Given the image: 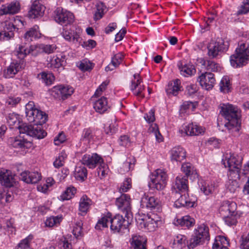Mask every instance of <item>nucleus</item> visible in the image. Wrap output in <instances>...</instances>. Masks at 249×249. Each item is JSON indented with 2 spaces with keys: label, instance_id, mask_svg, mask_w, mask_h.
<instances>
[{
  "label": "nucleus",
  "instance_id": "nucleus-1",
  "mask_svg": "<svg viewBox=\"0 0 249 249\" xmlns=\"http://www.w3.org/2000/svg\"><path fill=\"white\" fill-rule=\"evenodd\" d=\"M26 117L30 123L34 124V125L26 124L19 125L18 129L20 135L16 137L10 138L8 140L9 144L16 148L25 149L32 147V142L22 136V134L38 139H43L47 135V133L40 126L47 120V116L45 112L36 108L33 111H29Z\"/></svg>",
  "mask_w": 249,
  "mask_h": 249
},
{
  "label": "nucleus",
  "instance_id": "nucleus-2",
  "mask_svg": "<svg viewBox=\"0 0 249 249\" xmlns=\"http://www.w3.org/2000/svg\"><path fill=\"white\" fill-rule=\"evenodd\" d=\"M220 113L227 121L225 124L229 133L236 137L239 135L241 128V111L231 104H223L221 107Z\"/></svg>",
  "mask_w": 249,
  "mask_h": 249
},
{
  "label": "nucleus",
  "instance_id": "nucleus-3",
  "mask_svg": "<svg viewBox=\"0 0 249 249\" xmlns=\"http://www.w3.org/2000/svg\"><path fill=\"white\" fill-rule=\"evenodd\" d=\"M109 213L102 216L98 221L95 228L100 230L102 228L107 227L108 223H110V228L114 232H124L127 230L129 224V219L125 220L122 215L116 214L112 217Z\"/></svg>",
  "mask_w": 249,
  "mask_h": 249
},
{
  "label": "nucleus",
  "instance_id": "nucleus-4",
  "mask_svg": "<svg viewBox=\"0 0 249 249\" xmlns=\"http://www.w3.org/2000/svg\"><path fill=\"white\" fill-rule=\"evenodd\" d=\"M249 60V43L241 41L238 43L235 53L230 57L231 65L235 68L246 65Z\"/></svg>",
  "mask_w": 249,
  "mask_h": 249
},
{
  "label": "nucleus",
  "instance_id": "nucleus-5",
  "mask_svg": "<svg viewBox=\"0 0 249 249\" xmlns=\"http://www.w3.org/2000/svg\"><path fill=\"white\" fill-rule=\"evenodd\" d=\"M228 48V42H225L222 38L217 37L215 40H212L208 44V55L211 58H216L227 51Z\"/></svg>",
  "mask_w": 249,
  "mask_h": 249
},
{
  "label": "nucleus",
  "instance_id": "nucleus-6",
  "mask_svg": "<svg viewBox=\"0 0 249 249\" xmlns=\"http://www.w3.org/2000/svg\"><path fill=\"white\" fill-rule=\"evenodd\" d=\"M168 176L163 169H157L151 176L148 185L151 188L162 190L166 186Z\"/></svg>",
  "mask_w": 249,
  "mask_h": 249
},
{
  "label": "nucleus",
  "instance_id": "nucleus-7",
  "mask_svg": "<svg viewBox=\"0 0 249 249\" xmlns=\"http://www.w3.org/2000/svg\"><path fill=\"white\" fill-rule=\"evenodd\" d=\"M1 30L0 31V41H8L14 38L16 30L18 28L11 20H6L1 24Z\"/></svg>",
  "mask_w": 249,
  "mask_h": 249
},
{
  "label": "nucleus",
  "instance_id": "nucleus-8",
  "mask_svg": "<svg viewBox=\"0 0 249 249\" xmlns=\"http://www.w3.org/2000/svg\"><path fill=\"white\" fill-rule=\"evenodd\" d=\"M73 14L66 9L58 7L54 12V19L59 24L67 25L73 23L74 21Z\"/></svg>",
  "mask_w": 249,
  "mask_h": 249
},
{
  "label": "nucleus",
  "instance_id": "nucleus-9",
  "mask_svg": "<svg viewBox=\"0 0 249 249\" xmlns=\"http://www.w3.org/2000/svg\"><path fill=\"white\" fill-rule=\"evenodd\" d=\"M115 204L118 209L124 214L127 219L131 217V198L129 195L122 194L119 197L116 198Z\"/></svg>",
  "mask_w": 249,
  "mask_h": 249
},
{
  "label": "nucleus",
  "instance_id": "nucleus-10",
  "mask_svg": "<svg viewBox=\"0 0 249 249\" xmlns=\"http://www.w3.org/2000/svg\"><path fill=\"white\" fill-rule=\"evenodd\" d=\"M242 158L234 154H230L227 156L222 162L225 167H228L229 170L236 173L239 176V173L241 167Z\"/></svg>",
  "mask_w": 249,
  "mask_h": 249
},
{
  "label": "nucleus",
  "instance_id": "nucleus-11",
  "mask_svg": "<svg viewBox=\"0 0 249 249\" xmlns=\"http://www.w3.org/2000/svg\"><path fill=\"white\" fill-rule=\"evenodd\" d=\"M141 206L142 208H146L149 210L155 209L159 210L160 207V202L157 198L144 194L141 198Z\"/></svg>",
  "mask_w": 249,
  "mask_h": 249
},
{
  "label": "nucleus",
  "instance_id": "nucleus-12",
  "mask_svg": "<svg viewBox=\"0 0 249 249\" xmlns=\"http://www.w3.org/2000/svg\"><path fill=\"white\" fill-rule=\"evenodd\" d=\"M197 81L203 88L207 90L211 89L215 83L214 74L209 72L201 73L198 77Z\"/></svg>",
  "mask_w": 249,
  "mask_h": 249
},
{
  "label": "nucleus",
  "instance_id": "nucleus-13",
  "mask_svg": "<svg viewBox=\"0 0 249 249\" xmlns=\"http://www.w3.org/2000/svg\"><path fill=\"white\" fill-rule=\"evenodd\" d=\"M82 163L87 166L89 168H94L98 164L103 163V160L96 153L91 155L85 154L81 160Z\"/></svg>",
  "mask_w": 249,
  "mask_h": 249
},
{
  "label": "nucleus",
  "instance_id": "nucleus-14",
  "mask_svg": "<svg viewBox=\"0 0 249 249\" xmlns=\"http://www.w3.org/2000/svg\"><path fill=\"white\" fill-rule=\"evenodd\" d=\"M196 202V198L192 196L190 197L188 194L181 195L180 197L175 202L174 206L179 208L184 207L186 208L194 207Z\"/></svg>",
  "mask_w": 249,
  "mask_h": 249
},
{
  "label": "nucleus",
  "instance_id": "nucleus-15",
  "mask_svg": "<svg viewBox=\"0 0 249 249\" xmlns=\"http://www.w3.org/2000/svg\"><path fill=\"white\" fill-rule=\"evenodd\" d=\"M52 92L56 94V97L64 100L72 94L73 89L68 86L59 85L54 87Z\"/></svg>",
  "mask_w": 249,
  "mask_h": 249
},
{
  "label": "nucleus",
  "instance_id": "nucleus-16",
  "mask_svg": "<svg viewBox=\"0 0 249 249\" xmlns=\"http://www.w3.org/2000/svg\"><path fill=\"white\" fill-rule=\"evenodd\" d=\"M80 33V29H76V31H74L72 28L65 27L63 28L61 35L67 41L76 42L79 41Z\"/></svg>",
  "mask_w": 249,
  "mask_h": 249
},
{
  "label": "nucleus",
  "instance_id": "nucleus-17",
  "mask_svg": "<svg viewBox=\"0 0 249 249\" xmlns=\"http://www.w3.org/2000/svg\"><path fill=\"white\" fill-rule=\"evenodd\" d=\"M45 7L38 0H35L32 4L31 9L29 11L28 16L30 18H35L43 16Z\"/></svg>",
  "mask_w": 249,
  "mask_h": 249
},
{
  "label": "nucleus",
  "instance_id": "nucleus-18",
  "mask_svg": "<svg viewBox=\"0 0 249 249\" xmlns=\"http://www.w3.org/2000/svg\"><path fill=\"white\" fill-rule=\"evenodd\" d=\"M236 208L237 206L235 203L225 201L221 203L219 211L223 217H227V215H230V214L235 213Z\"/></svg>",
  "mask_w": 249,
  "mask_h": 249
},
{
  "label": "nucleus",
  "instance_id": "nucleus-19",
  "mask_svg": "<svg viewBox=\"0 0 249 249\" xmlns=\"http://www.w3.org/2000/svg\"><path fill=\"white\" fill-rule=\"evenodd\" d=\"M179 132L185 135H198L204 132V129L197 125L190 124L183 126V129L179 130Z\"/></svg>",
  "mask_w": 249,
  "mask_h": 249
},
{
  "label": "nucleus",
  "instance_id": "nucleus-20",
  "mask_svg": "<svg viewBox=\"0 0 249 249\" xmlns=\"http://www.w3.org/2000/svg\"><path fill=\"white\" fill-rule=\"evenodd\" d=\"M21 67L17 61H13L3 71V77L6 78H13L20 70Z\"/></svg>",
  "mask_w": 249,
  "mask_h": 249
},
{
  "label": "nucleus",
  "instance_id": "nucleus-21",
  "mask_svg": "<svg viewBox=\"0 0 249 249\" xmlns=\"http://www.w3.org/2000/svg\"><path fill=\"white\" fill-rule=\"evenodd\" d=\"M180 80L177 79L169 83L166 88V92L168 96H176L179 91L181 90L182 87L180 86Z\"/></svg>",
  "mask_w": 249,
  "mask_h": 249
},
{
  "label": "nucleus",
  "instance_id": "nucleus-22",
  "mask_svg": "<svg viewBox=\"0 0 249 249\" xmlns=\"http://www.w3.org/2000/svg\"><path fill=\"white\" fill-rule=\"evenodd\" d=\"M92 204V200L86 195L83 196L79 203V214L81 215H85L89 211L90 206Z\"/></svg>",
  "mask_w": 249,
  "mask_h": 249
},
{
  "label": "nucleus",
  "instance_id": "nucleus-23",
  "mask_svg": "<svg viewBox=\"0 0 249 249\" xmlns=\"http://www.w3.org/2000/svg\"><path fill=\"white\" fill-rule=\"evenodd\" d=\"M172 160L181 161L186 157V151L181 147L177 146L173 148L170 151Z\"/></svg>",
  "mask_w": 249,
  "mask_h": 249
},
{
  "label": "nucleus",
  "instance_id": "nucleus-24",
  "mask_svg": "<svg viewBox=\"0 0 249 249\" xmlns=\"http://www.w3.org/2000/svg\"><path fill=\"white\" fill-rule=\"evenodd\" d=\"M0 10L4 14H15L19 11L20 4L18 1H13L2 5Z\"/></svg>",
  "mask_w": 249,
  "mask_h": 249
},
{
  "label": "nucleus",
  "instance_id": "nucleus-25",
  "mask_svg": "<svg viewBox=\"0 0 249 249\" xmlns=\"http://www.w3.org/2000/svg\"><path fill=\"white\" fill-rule=\"evenodd\" d=\"M195 219L189 215H185L181 218H177L174 220V224L176 226L189 228L194 225Z\"/></svg>",
  "mask_w": 249,
  "mask_h": 249
},
{
  "label": "nucleus",
  "instance_id": "nucleus-26",
  "mask_svg": "<svg viewBox=\"0 0 249 249\" xmlns=\"http://www.w3.org/2000/svg\"><path fill=\"white\" fill-rule=\"evenodd\" d=\"M95 111L100 114H103L109 108L108 105L107 98L105 97L96 101L93 104Z\"/></svg>",
  "mask_w": 249,
  "mask_h": 249
},
{
  "label": "nucleus",
  "instance_id": "nucleus-27",
  "mask_svg": "<svg viewBox=\"0 0 249 249\" xmlns=\"http://www.w3.org/2000/svg\"><path fill=\"white\" fill-rule=\"evenodd\" d=\"M146 241L142 236L133 235L130 240L131 248L133 249H146Z\"/></svg>",
  "mask_w": 249,
  "mask_h": 249
},
{
  "label": "nucleus",
  "instance_id": "nucleus-28",
  "mask_svg": "<svg viewBox=\"0 0 249 249\" xmlns=\"http://www.w3.org/2000/svg\"><path fill=\"white\" fill-rule=\"evenodd\" d=\"M35 49V47L30 46L29 48L26 44H21L18 45L16 51V55L18 58L22 59L27 54L31 53Z\"/></svg>",
  "mask_w": 249,
  "mask_h": 249
},
{
  "label": "nucleus",
  "instance_id": "nucleus-29",
  "mask_svg": "<svg viewBox=\"0 0 249 249\" xmlns=\"http://www.w3.org/2000/svg\"><path fill=\"white\" fill-rule=\"evenodd\" d=\"M188 178L186 176L179 175L176 178L174 187L181 192H185L188 190Z\"/></svg>",
  "mask_w": 249,
  "mask_h": 249
},
{
  "label": "nucleus",
  "instance_id": "nucleus-30",
  "mask_svg": "<svg viewBox=\"0 0 249 249\" xmlns=\"http://www.w3.org/2000/svg\"><path fill=\"white\" fill-rule=\"evenodd\" d=\"M178 66L181 74L185 77L192 75L196 72L195 67L191 64L183 65L181 62H179Z\"/></svg>",
  "mask_w": 249,
  "mask_h": 249
},
{
  "label": "nucleus",
  "instance_id": "nucleus-31",
  "mask_svg": "<svg viewBox=\"0 0 249 249\" xmlns=\"http://www.w3.org/2000/svg\"><path fill=\"white\" fill-rule=\"evenodd\" d=\"M229 242L226 237L224 236H217L212 247L213 249H229L228 246Z\"/></svg>",
  "mask_w": 249,
  "mask_h": 249
},
{
  "label": "nucleus",
  "instance_id": "nucleus-32",
  "mask_svg": "<svg viewBox=\"0 0 249 249\" xmlns=\"http://www.w3.org/2000/svg\"><path fill=\"white\" fill-rule=\"evenodd\" d=\"M0 181L6 187H10L13 185L14 178L7 171L0 170Z\"/></svg>",
  "mask_w": 249,
  "mask_h": 249
},
{
  "label": "nucleus",
  "instance_id": "nucleus-33",
  "mask_svg": "<svg viewBox=\"0 0 249 249\" xmlns=\"http://www.w3.org/2000/svg\"><path fill=\"white\" fill-rule=\"evenodd\" d=\"M87 170L84 166H77L75 168L74 177L75 179L80 181H84L87 178Z\"/></svg>",
  "mask_w": 249,
  "mask_h": 249
},
{
  "label": "nucleus",
  "instance_id": "nucleus-34",
  "mask_svg": "<svg viewBox=\"0 0 249 249\" xmlns=\"http://www.w3.org/2000/svg\"><path fill=\"white\" fill-rule=\"evenodd\" d=\"M195 235L199 236L203 241L205 240H209L210 239L209 228L204 224L200 225L196 229Z\"/></svg>",
  "mask_w": 249,
  "mask_h": 249
},
{
  "label": "nucleus",
  "instance_id": "nucleus-35",
  "mask_svg": "<svg viewBox=\"0 0 249 249\" xmlns=\"http://www.w3.org/2000/svg\"><path fill=\"white\" fill-rule=\"evenodd\" d=\"M38 26L35 25L26 32L24 36L26 41L30 42L33 40V38H37L40 37L41 34L38 31Z\"/></svg>",
  "mask_w": 249,
  "mask_h": 249
},
{
  "label": "nucleus",
  "instance_id": "nucleus-36",
  "mask_svg": "<svg viewBox=\"0 0 249 249\" xmlns=\"http://www.w3.org/2000/svg\"><path fill=\"white\" fill-rule=\"evenodd\" d=\"M33 235L30 234L21 240L15 249H33L32 247Z\"/></svg>",
  "mask_w": 249,
  "mask_h": 249
},
{
  "label": "nucleus",
  "instance_id": "nucleus-37",
  "mask_svg": "<svg viewBox=\"0 0 249 249\" xmlns=\"http://www.w3.org/2000/svg\"><path fill=\"white\" fill-rule=\"evenodd\" d=\"M182 171L185 173L186 177L188 178L190 176H194V177H197L196 170L194 169V167L190 163H185L182 164L181 167Z\"/></svg>",
  "mask_w": 249,
  "mask_h": 249
},
{
  "label": "nucleus",
  "instance_id": "nucleus-38",
  "mask_svg": "<svg viewBox=\"0 0 249 249\" xmlns=\"http://www.w3.org/2000/svg\"><path fill=\"white\" fill-rule=\"evenodd\" d=\"M96 10L94 15V19L95 20L100 19L105 14L107 11V7L101 2H98L96 5Z\"/></svg>",
  "mask_w": 249,
  "mask_h": 249
},
{
  "label": "nucleus",
  "instance_id": "nucleus-39",
  "mask_svg": "<svg viewBox=\"0 0 249 249\" xmlns=\"http://www.w3.org/2000/svg\"><path fill=\"white\" fill-rule=\"evenodd\" d=\"M203 65L207 71L217 72L221 70L219 64L212 60H204Z\"/></svg>",
  "mask_w": 249,
  "mask_h": 249
},
{
  "label": "nucleus",
  "instance_id": "nucleus-40",
  "mask_svg": "<svg viewBox=\"0 0 249 249\" xmlns=\"http://www.w3.org/2000/svg\"><path fill=\"white\" fill-rule=\"evenodd\" d=\"M75 188L72 186L68 187L66 190L61 194L60 198L62 200H69L71 199L76 193Z\"/></svg>",
  "mask_w": 249,
  "mask_h": 249
},
{
  "label": "nucleus",
  "instance_id": "nucleus-41",
  "mask_svg": "<svg viewBox=\"0 0 249 249\" xmlns=\"http://www.w3.org/2000/svg\"><path fill=\"white\" fill-rule=\"evenodd\" d=\"M158 220L155 219L154 218L148 217L146 219V225L145 230L151 232L156 230L158 226Z\"/></svg>",
  "mask_w": 249,
  "mask_h": 249
},
{
  "label": "nucleus",
  "instance_id": "nucleus-42",
  "mask_svg": "<svg viewBox=\"0 0 249 249\" xmlns=\"http://www.w3.org/2000/svg\"><path fill=\"white\" fill-rule=\"evenodd\" d=\"M239 217V215L237 214L236 212L234 213L230 214V215H227L223 217L225 222L229 226L235 225L237 223V219Z\"/></svg>",
  "mask_w": 249,
  "mask_h": 249
},
{
  "label": "nucleus",
  "instance_id": "nucleus-43",
  "mask_svg": "<svg viewBox=\"0 0 249 249\" xmlns=\"http://www.w3.org/2000/svg\"><path fill=\"white\" fill-rule=\"evenodd\" d=\"M199 236L194 235L187 242V246L189 249H193L203 242Z\"/></svg>",
  "mask_w": 249,
  "mask_h": 249
},
{
  "label": "nucleus",
  "instance_id": "nucleus-44",
  "mask_svg": "<svg viewBox=\"0 0 249 249\" xmlns=\"http://www.w3.org/2000/svg\"><path fill=\"white\" fill-rule=\"evenodd\" d=\"M94 135L91 130L89 128H86L83 130L81 140L86 142H89L94 140Z\"/></svg>",
  "mask_w": 249,
  "mask_h": 249
},
{
  "label": "nucleus",
  "instance_id": "nucleus-45",
  "mask_svg": "<svg viewBox=\"0 0 249 249\" xmlns=\"http://www.w3.org/2000/svg\"><path fill=\"white\" fill-rule=\"evenodd\" d=\"M230 86L229 78L227 76L223 77L219 84L220 90L223 92H228L230 91Z\"/></svg>",
  "mask_w": 249,
  "mask_h": 249
},
{
  "label": "nucleus",
  "instance_id": "nucleus-46",
  "mask_svg": "<svg viewBox=\"0 0 249 249\" xmlns=\"http://www.w3.org/2000/svg\"><path fill=\"white\" fill-rule=\"evenodd\" d=\"M40 78L46 85L52 84L54 80V76L52 73L42 72L40 74Z\"/></svg>",
  "mask_w": 249,
  "mask_h": 249
},
{
  "label": "nucleus",
  "instance_id": "nucleus-47",
  "mask_svg": "<svg viewBox=\"0 0 249 249\" xmlns=\"http://www.w3.org/2000/svg\"><path fill=\"white\" fill-rule=\"evenodd\" d=\"M77 66L80 70L83 71H90L93 67L92 63L86 60L79 62Z\"/></svg>",
  "mask_w": 249,
  "mask_h": 249
},
{
  "label": "nucleus",
  "instance_id": "nucleus-48",
  "mask_svg": "<svg viewBox=\"0 0 249 249\" xmlns=\"http://www.w3.org/2000/svg\"><path fill=\"white\" fill-rule=\"evenodd\" d=\"M243 174L246 175L248 180L244 186L243 192L245 195H249V161L244 165Z\"/></svg>",
  "mask_w": 249,
  "mask_h": 249
},
{
  "label": "nucleus",
  "instance_id": "nucleus-49",
  "mask_svg": "<svg viewBox=\"0 0 249 249\" xmlns=\"http://www.w3.org/2000/svg\"><path fill=\"white\" fill-rule=\"evenodd\" d=\"M65 64L64 58L62 59L58 57L53 58L49 63L50 67L52 68L58 69L63 66Z\"/></svg>",
  "mask_w": 249,
  "mask_h": 249
},
{
  "label": "nucleus",
  "instance_id": "nucleus-50",
  "mask_svg": "<svg viewBox=\"0 0 249 249\" xmlns=\"http://www.w3.org/2000/svg\"><path fill=\"white\" fill-rule=\"evenodd\" d=\"M187 242L186 236L182 234L178 235L174 240V244H178L180 248L185 247Z\"/></svg>",
  "mask_w": 249,
  "mask_h": 249
},
{
  "label": "nucleus",
  "instance_id": "nucleus-51",
  "mask_svg": "<svg viewBox=\"0 0 249 249\" xmlns=\"http://www.w3.org/2000/svg\"><path fill=\"white\" fill-rule=\"evenodd\" d=\"M61 219V217L58 216L50 217L46 219L45 225L47 227H52L59 224Z\"/></svg>",
  "mask_w": 249,
  "mask_h": 249
},
{
  "label": "nucleus",
  "instance_id": "nucleus-52",
  "mask_svg": "<svg viewBox=\"0 0 249 249\" xmlns=\"http://www.w3.org/2000/svg\"><path fill=\"white\" fill-rule=\"evenodd\" d=\"M67 155L65 152H61L53 162L54 166L57 168L62 166L63 165L64 161Z\"/></svg>",
  "mask_w": 249,
  "mask_h": 249
},
{
  "label": "nucleus",
  "instance_id": "nucleus-53",
  "mask_svg": "<svg viewBox=\"0 0 249 249\" xmlns=\"http://www.w3.org/2000/svg\"><path fill=\"white\" fill-rule=\"evenodd\" d=\"M226 186L227 189L231 193H234L238 188L239 185L236 180L229 179L226 184Z\"/></svg>",
  "mask_w": 249,
  "mask_h": 249
},
{
  "label": "nucleus",
  "instance_id": "nucleus-54",
  "mask_svg": "<svg viewBox=\"0 0 249 249\" xmlns=\"http://www.w3.org/2000/svg\"><path fill=\"white\" fill-rule=\"evenodd\" d=\"M249 12V0H244L237 12L238 15L246 14Z\"/></svg>",
  "mask_w": 249,
  "mask_h": 249
},
{
  "label": "nucleus",
  "instance_id": "nucleus-55",
  "mask_svg": "<svg viewBox=\"0 0 249 249\" xmlns=\"http://www.w3.org/2000/svg\"><path fill=\"white\" fill-rule=\"evenodd\" d=\"M240 242L241 249H249V245L248 244L249 242V233L243 234L241 237Z\"/></svg>",
  "mask_w": 249,
  "mask_h": 249
},
{
  "label": "nucleus",
  "instance_id": "nucleus-56",
  "mask_svg": "<svg viewBox=\"0 0 249 249\" xmlns=\"http://www.w3.org/2000/svg\"><path fill=\"white\" fill-rule=\"evenodd\" d=\"M136 160L134 157L127 159L123 165V168L124 172H128L133 168Z\"/></svg>",
  "mask_w": 249,
  "mask_h": 249
},
{
  "label": "nucleus",
  "instance_id": "nucleus-57",
  "mask_svg": "<svg viewBox=\"0 0 249 249\" xmlns=\"http://www.w3.org/2000/svg\"><path fill=\"white\" fill-rule=\"evenodd\" d=\"M39 49L42 51V52L49 54L53 53L54 52V51L56 49V47L55 45H45V44H41L39 46Z\"/></svg>",
  "mask_w": 249,
  "mask_h": 249
},
{
  "label": "nucleus",
  "instance_id": "nucleus-58",
  "mask_svg": "<svg viewBox=\"0 0 249 249\" xmlns=\"http://www.w3.org/2000/svg\"><path fill=\"white\" fill-rule=\"evenodd\" d=\"M83 223L81 221L77 222L73 229V234L76 237L81 236L83 235L82 231Z\"/></svg>",
  "mask_w": 249,
  "mask_h": 249
},
{
  "label": "nucleus",
  "instance_id": "nucleus-59",
  "mask_svg": "<svg viewBox=\"0 0 249 249\" xmlns=\"http://www.w3.org/2000/svg\"><path fill=\"white\" fill-rule=\"evenodd\" d=\"M144 89V86L140 84L135 89H131V90L133 91L134 95L142 99L144 97V94L143 93V90Z\"/></svg>",
  "mask_w": 249,
  "mask_h": 249
},
{
  "label": "nucleus",
  "instance_id": "nucleus-60",
  "mask_svg": "<svg viewBox=\"0 0 249 249\" xmlns=\"http://www.w3.org/2000/svg\"><path fill=\"white\" fill-rule=\"evenodd\" d=\"M58 246L60 249H71L72 246L66 238L63 237L59 241Z\"/></svg>",
  "mask_w": 249,
  "mask_h": 249
},
{
  "label": "nucleus",
  "instance_id": "nucleus-61",
  "mask_svg": "<svg viewBox=\"0 0 249 249\" xmlns=\"http://www.w3.org/2000/svg\"><path fill=\"white\" fill-rule=\"evenodd\" d=\"M131 188V179L130 178H126L124 180L123 184L120 188V193H124L127 192Z\"/></svg>",
  "mask_w": 249,
  "mask_h": 249
},
{
  "label": "nucleus",
  "instance_id": "nucleus-62",
  "mask_svg": "<svg viewBox=\"0 0 249 249\" xmlns=\"http://www.w3.org/2000/svg\"><path fill=\"white\" fill-rule=\"evenodd\" d=\"M196 103L190 101H185L181 106V110L185 111L188 109H191L192 111H193L196 108Z\"/></svg>",
  "mask_w": 249,
  "mask_h": 249
},
{
  "label": "nucleus",
  "instance_id": "nucleus-63",
  "mask_svg": "<svg viewBox=\"0 0 249 249\" xmlns=\"http://www.w3.org/2000/svg\"><path fill=\"white\" fill-rule=\"evenodd\" d=\"M99 164L100 166L97 169V173L99 178H102L107 174V168L103 162Z\"/></svg>",
  "mask_w": 249,
  "mask_h": 249
},
{
  "label": "nucleus",
  "instance_id": "nucleus-64",
  "mask_svg": "<svg viewBox=\"0 0 249 249\" xmlns=\"http://www.w3.org/2000/svg\"><path fill=\"white\" fill-rule=\"evenodd\" d=\"M119 142L120 145L124 147H129L131 144V141L127 135H123L120 137Z\"/></svg>",
  "mask_w": 249,
  "mask_h": 249
}]
</instances>
